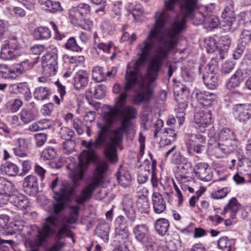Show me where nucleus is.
Listing matches in <instances>:
<instances>
[{
    "mask_svg": "<svg viewBox=\"0 0 251 251\" xmlns=\"http://www.w3.org/2000/svg\"><path fill=\"white\" fill-rule=\"evenodd\" d=\"M180 0H164L165 9L156 12L153 28L146 39L139 45L140 52L134 67L131 68L129 64L127 66L124 90L128 91L139 84V89L133 97L135 104L148 101L151 99L153 94L151 86L158 76L163 61L168 57L170 50L176 46V36L183 29L186 18L192 19L193 24L197 25L205 23L204 15L196 10L198 0H184L180 6L183 17L176 18L171 27L163 30L170 20L166 9L173 10Z\"/></svg>",
    "mask_w": 251,
    "mask_h": 251,
    "instance_id": "1",
    "label": "nucleus"
},
{
    "mask_svg": "<svg viewBox=\"0 0 251 251\" xmlns=\"http://www.w3.org/2000/svg\"><path fill=\"white\" fill-rule=\"evenodd\" d=\"M135 109L130 106L121 109L110 107L104 112L103 118L107 125H99L98 136L94 142L82 141V145L88 150L82 151L79 155L77 166L72 172V179L75 185L82 179L89 164L96 160L94 149L104 147L106 157L111 161H117L115 145L122 141L124 134L129 128L130 121L135 117Z\"/></svg>",
    "mask_w": 251,
    "mask_h": 251,
    "instance_id": "2",
    "label": "nucleus"
},
{
    "mask_svg": "<svg viewBox=\"0 0 251 251\" xmlns=\"http://www.w3.org/2000/svg\"><path fill=\"white\" fill-rule=\"evenodd\" d=\"M107 168L108 165L105 162H102L97 165L91 182L75 197V201L77 203L80 204H83L91 198L96 188L103 182V174Z\"/></svg>",
    "mask_w": 251,
    "mask_h": 251,
    "instance_id": "3",
    "label": "nucleus"
},
{
    "mask_svg": "<svg viewBox=\"0 0 251 251\" xmlns=\"http://www.w3.org/2000/svg\"><path fill=\"white\" fill-rule=\"evenodd\" d=\"M221 18V25L224 30L233 32L238 28L239 21L236 17L232 5L227 6L224 9Z\"/></svg>",
    "mask_w": 251,
    "mask_h": 251,
    "instance_id": "4",
    "label": "nucleus"
},
{
    "mask_svg": "<svg viewBox=\"0 0 251 251\" xmlns=\"http://www.w3.org/2000/svg\"><path fill=\"white\" fill-rule=\"evenodd\" d=\"M57 50L56 48L52 49L51 52H47L43 57L42 66L44 72L49 75H55L58 68Z\"/></svg>",
    "mask_w": 251,
    "mask_h": 251,
    "instance_id": "5",
    "label": "nucleus"
},
{
    "mask_svg": "<svg viewBox=\"0 0 251 251\" xmlns=\"http://www.w3.org/2000/svg\"><path fill=\"white\" fill-rule=\"evenodd\" d=\"M251 70L248 68L238 69L226 83L227 89L233 90L239 87L244 80L251 75Z\"/></svg>",
    "mask_w": 251,
    "mask_h": 251,
    "instance_id": "6",
    "label": "nucleus"
},
{
    "mask_svg": "<svg viewBox=\"0 0 251 251\" xmlns=\"http://www.w3.org/2000/svg\"><path fill=\"white\" fill-rule=\"evenodd\" d=\"M135 237L139 242L143 243L148 250L152 249L153 242L150 237L149 228L145 224L138 225L133 228Z\"/></svg>",
    "mask_w": 251,
    "mask_h": 251,
    "instance_id": "7",
    "label": "nucleus"
},
{
    "mask_svg": "<svg viewBox=\"0 0 251 251\" xmlns=\"http://www.w3.org/2000/svg\"><path fill=\"white\" fill-rule=\"evenodd\" d=\"M232 114L235 120L245 124L251 118V104H237L232 107Z\"/></svg>",
    "mask_w": 251,
    "mask_h": 251,
    "instance_id": "8",
    "label": "nucleus"
},
{
    "mask_svg": "<svg viewBox=\"0 0 251 251\" xmlns=\"http://www.w3.org/2000/svg\"><path fill=\"white\" fill-rule=\"evenodd\" d=\"M211 114L210 111H201L195 114L194 120L195 123L198 125L197 129L198 132L204 133L206 131V127L211 122Z\"/></svg>",
    "mask_w": 251,
    "mask_h": 251,
    "instance_id": "9",
    "label": "nucleus"
},
{
    "mask_svg": "<svg viewBox=\"0 0 251 251\" xmlns=\"http://www.w3.org/2000/svg\"><path fill=\"white\" fill-rule=\"evenodd\" d=\"M116 238L119 242L124 240L128 236V229L125 218L122 216L118 217L115 221Z\"/></svg>",
    "mask_w": 251,
    "mask_h": 251,
    "instance_id": "10",
    "label": "nucleus"
},
{
    "mask_svg": "<svg viewBox=\"0 0 251 251\" xmlns=\"http://www.w3.org/2000/svg\"><path fill=\"white\" fill-rule=\"evenodd\" d=\"M196 97L199 102L205 108L212 106L216 102V96L213 93L198 92L196 94Z\"/></svg>",
    "mask_w": 251,
    "mask_h": 251,
    "instance_id": "11",
    "label": "nucleus"
},
{
    "mask_svg": "<svg viewBox=\"0 0 251 251\" xmlns=\"http://www.w3.org/2000/svg\"><path fill=\"white\" fill-rule=\"evenodd\" d=\"M17 190L11 182L0 177V196L9 198L17 193Z\"/></svg>",
    "mask_w": 251,
    "mask_h": 251,
    "instance_id": "12",
    "label": "nucleus"
},
{
    "mask_svg": "<svg viewBox=\"0 0 251 251\" xmlns=\"http://www.w3.org/2000/svg\"><path fill=\"white\" fill-rule=\"evenodd\" d=\"M9 198L10 202L20 209H25L29 205L28 199L25 195L19 193L17 191V193Z\"/></svg>",
    "mask_w": 251,
    "mask_h": 251,
    "instance_id": "13",
    "label": "nucleus"
},
{
    "mask_svg": "<svg viewBox=\"0 0 251 251\" xmlns=\"http://www.w3.org/2000/svg\"><path fill=\"white\" fill-rule=\"evenodd\" d=\"M152 203L154 212L155 213H162L166 209L165 201L162 196L159 193L154 192L152 194Z\"/></svg>",
    "mask_w": 251,
    "mask_h": 251,
    "instance_id": "14",
    "label": "nucleus"
},
{
    "mask_svg": "<svg viewBox=\"0 0 251 251\" xmlns=\"http://www.w3.org/2000/svg\"><path fill=\"white\" fill-rule=\"evenodd\" d=\"M74 78V86L77 90L84 88L88 83V74L85 71H79L76 74Z\"/></svg>",
    "mask_w": 251,
    "mask_h": 251,
    "instance_id": "15",
    "label": "nucleus"
},
{
    "mask_svg": "<svg viewBox=\"0 0 251 251\" xmlns=\"http://www.w3.org/2000/svg\"><path fill=\"white\" fill-rule=\"evenodd\" d=\"M38 3L43 9L51 13L62 10L60 3L57 1H52L50 0H39Z\"/></svg>",
    "mask_w": 251,
    "mask_h": 251,
    "instance_id": "16",
    "label": "nucleus"
},
{
    "mask_svg": "<svg viewBox=\"0 0 251 251\" xmlns=\"http://www.w3.org/2000/svg\"><path fill=\"white\" fill-rule=\"evenodd\" d=\"M90 6L85 3L80 4L78 9L70 10L69 15L72 18V20H81L84 13H87L90 11Z\"/></svg>",
    "mask_w": 251,
    "mask_h": 251,
    "instance_id": "17",
    "label": "nucleus"
},
{
    "mask_svg": "<svg viewBox=\"0 0 251 251\" xmlns=\"http://www.w3.org/2000/svg\"><path fill=\"white\" fill-rule=\"evenodd\" d=\"M231 43V39L228 35H223L219 39V57L225 58Z\"/></svg>",
    "mask_w": 251,
    "mask_h": 251,
    "instance_id": "18",
    "label": "nucleus"
},
{
    "mask_svg": "<svg viewBox=\"0 0 251 251\" xmlns=\"http://www.w3.org/2000/svg\"><path fill=\"white\" fill-rule=\"evenodd\" d=\"M123 209L127 218L131 221H134L136 218L135 210L133 207V202L130 199L127 198L124 199Z\"/></svg>",
    "mask_w": 251,
    "mask_h": 251,
    "instance_id": "19",
    "label": "nucleus"
},
{
    "mask_svg": "<svg viewBox=\"0 0 251 251\" xmlns=\"http://www.w3.org/2000/svg\"><path fill=\"white\" fill-rule=\"evenodd\" d=\"M167 151H166L165 155V160H166L168 157H170L171 154H173V159L172 162L174 163L179 164L185 162V158L182 154H181L180 151H176V146H174L170 149L167 148Z\"/></svg>",
    "mask_w": 251,
    "mask_h": 251,
    "instance_id": "20",
    "label": "nucleus"
},
{
    "mask_svg": "<svg viewBox=\"0 0 251 251\" xmlns=\"http://www.w3.org/2000/svg\"><path fill=\"white\" fill-rule=\"evenodd\" d=\"M14 154L20 157L27 155L28 151V142L23 138H19L17 140V147L13 149Z\"/></svg>",
    "mask_w": 251,
    "mask_h": 251,
    "instance_id": "21",
    "label": "nucleus"
},
{
    "mask_svg": "<svg viewBox=\"0 0 251 251\" xmlns=\"http://www.w3.org/2000/svg\"><path fill=\"white\" fill-rule=\"evenodd\" d=\"M196 173L198 177L202 181H209L212 179V175L207 164L200 165L197 169Z\"/></svg>",
    "mask_w": 251,
    "mask_h": 251,
    "instance_id": "22",
    "label": "nucleus"
},
{
    "mask_svg": "<svg viewBox=\"0 0 251 251\" xmlns=\"http://www.w3.org/2000/svg\"><path fill=\"white\" fill-rule=\"evenodd\" d=\"M240 204L238 202L237 199L235 198H232L224 208L222 214H226L229 211L230 212V217L232 219H234L235 218L236 213L240 209Z\"/></svg>",
    "mask_w": 251,
    "mask_h": 251,
    "instance_id": "23",
    "label": "nucleus"
},
{
    "mask_svg": "<svg viewBox=\"0 0 251 251\" xmlns=\"http://www.w3.org/2000/svg\"><path fill=\"white\" fill-rule=\"evenodd\" d=\"M17 77L14 68L8 67L7 65L0 64V79H14Z\"/></svg>",
    "mask_w": 251,
    "mask_h": 251,
    "instance_id": "24",
    "label": "nucleus"
},
{
    "mask_svg": "<svg viewBox=\"0 0 251 251\" xmlns=\"http://www.w3.org/2000/svg\"><path fill=\"white\" fill-rule=\"evenodd\" d=\"M170 226V223L168 220L164 218L158 219L155 224V229L156 232L160 235H165Z\"/></svg>",
    "mask_w": 251,
    "mask_h": 251,
    "instance_id": "25",
    "label": "nucleus"
},
{
    "mask_svg": "<svg viewBox=\"0 0 251 251\" xmlns=\"http://www.w3.org/2000/svg\"><path fill=\"white\" fill-rule=\"evenodd\" d=\"M203 80L205 85L210 89H214L218 87V76L212 72L203 75Z\"/></svg>",
    "mask_w": 251,
    "mask_h": 251,
    "instance_id": "26",
    "label": "nucleus"
},
{
    "mask_svg": "<svg viewBox=\"0 0 251 251\" xmlns=\"http://www.w3.org/2000/svg\"><path fill=\"white\" fill-rule=\"evenodd\" d=\"M8 46L10 50H12L15 52H17L19 56H22L25 54L23 48L21 46L18 41L17 38L13 36L10 38L4 43Z\"/></svg>",
    "mask_w": 251,
    "mask_h": 251,
    "instance_id": "27",
    "label": "nucleus"
},
{
    "mask_svg": "<svg viewBox=\"0 0 251 251\" xmlns=\"http://www.w3.org/2000/svg\"><path fill=\"white\" fill-rule=\"evenodd\" d=\"M109 226L107 224H100L96 229V234L106 243L109 240Z\"/></svg>",
    "mask_w": 251,
    "mask_h": 251,
    "instance_id": "28",
    "label": "nucleus"
},
{
    "mask_svg": "<svg viewBox=\"0 0 251 251\" xmlns=\"http://www.w3.org/2000/svg\"><path fill=\"white\" fill-rule=\"evenodd\" d=\"M0 57L2 59L6 60L18 59L20 56L16 52L10 50L5 44H3L1 48Z\"/></svg>",
    "mask_w": 251,
    "mask_h": 251,
    "instance_id": "29",
    "label": "nucleus"
},
{
    "mask_svg": "<svg viewBox=\"0 0 251 251\" xmlns=\"http://www.w3.org/2000/svg\"><path fill=\"white\" fill-rule=\"evenodd\" d=\"M50 91L49 88L40 86L36 88L34 92L33 96L35 99L38 100H43L49 99Z\"/></svg>",
    "mask_w": 251,
    "mask_h": 251,
    "instance_id": "30",
    "label": "nucleus"
},
{
    "mask_svg": "<svg viewBox=\"0 0 251 251\" xmlns=\"http://www.w3.org/2000/svg\"><path fill=\"white\" fill-rule=\"evenodd\" d=\"M23 186L36 191L38 188V179L36 176L33 175L26 176L24 180Z\"/></svg>",
    "mask_w": 251,
    "mask_h": 251,
    "instance_id": "31",
    "label": "nucleus"
},
{
    "mask_svg": "<svg viewBox=\"0 0 251 251\" xmlns=\"http://www.w3.org/2000/svg\"><path fill=\"white\" fill-rule=\"evenodd\" d=\"M33 35L37 39H47L50 37L51 34L48 27L40 26L34 30Z\"/></svg>",
    "mask_w": 251,
    "mask_h": 251,
    "instance_id": "32",
    "label": "nucleus"
},
{
    "mask_svg": "<svg viewBox=\"0 0 251 251\" xmlns=\"http://www.w3.org/2000/svg\"><path fill=\"white\" fill-rule=\"evenodd\" d=\"M1 170L10 176H16L19 172V168L15 164L6 162L1 166Z\"/></svg>",
    "mask_w": 251,
    "mask_h": 251,
    "instance_id": "33",
    "label": "nucleus"
},
{
    "mask_svg": "<svg viewBox=\"0 0 251 251\" xmlns=\"http://www.w3.org/2000/svg\"><path fill=\"white\" fill-rule=\"evenodd\" d=\"M137 206L141 213H147L150 208L148 199L146 196L142 195L137 200Z\"/></svg>",
    "mask_w": 251,
    "mask_h": 251,
    "instance_id": "34",
    "label": "nucleus"
},
{
    "mask_svg": "<svg viewBox=\"0 0 251 251\" xmlns=\"http://www.w3.org/2000/svg\"><path fill=\"white\" fill-rule=\"evenodd\" d=\"M237 145H234V144L226 145V144L219 142L217 144L216 150L217 151H220L222 153V156H223L224 155H226L233 152L237 148Z\"/></svg>",
    "mask_w": 251,
    "mask_h": 251,
    "instance_id": "35",
    "label": "nucleus"
},
{
    "mask_svg": "<svg viewBox=\"0 0 251 251\" xmlns=\"http://www.w3.org/2000/svg\"><path fill=\"white\" fill-rule=\"evenodd\" d=\"M234 243L233 239H228L226 236L223 237L218 241V246L223 251H230Z\"/></svg>",
    "mask_w": 251,
    "mask_h": 251,
    "instance_id": "36",
    "label": "nucleus"
},
{
    "mask_svg": "<svg viewBox=\"0 0 251 251\" xmlns=\"http://www.w3.org/2000/svg\"><path fill=\"white\" fill-rule=\"evenodd\" d=\"M20 118L23 123L27 124L36 118L34 112L30 109H23L20 113Z\"/></svg>",
    "mask_w": 251,
    "mask_h": 251,
    "instance_id": "37",
    "label": "nucleus"
},
{
    "mask_svg": "<svg viewBox=\"0 0 251 251\" xmlns=\"http://www.w3.org/2000/svg\"><path fill=\"white\" fill-rule=\"evenodd\" d=\"M32 67L31 63H29L27 59L22 61L20 63L16 64L14 66V70L15 71L17 76L24 73L26 70H29Z\"/></svg>",
    "mask_w": 251,
    "mask_h": 251,
    "instance_id": "38",
    "label": "nucleus"
},
{
    "mask_svg": "<svg viewBox=\"0 0 251 251\" xmlns=\"http://www.w3.org/2000/svg\"><path fill=\"white\" fill-rule=\"evenodd\" d=\"M219 141L226 140H234L236 139L234 133L228 128L222 129L219 133Z\"/></svg>",
    "mask_w": 251,
    "mask_h": 251,
    "instance_id": "39",
    "label": "nucleus"
},
{
    "mask_svg": "<svg viewBox=\"0 0 251 251\" xmlns=\"http://www.w3.org/2000/svg\"><path fill=\"white\" fill-rule=\"evenodd\" d=\"M89 92L91 93H94L96 99H100L105 96L106 87L103 85H97L94 88L91 87Z\"/></svg>",
    "mask_w": 251,
    "mask_h": 251,
    "instance_id": "40",
    "label": "nucleus"
},
{
    "mask_svg": "<svg viewBox=\"0 0 251 251\" xmlns=\"http://www.w3.org/2000/svg\"><path fill=\"white\" fill-rule=\"evenodd\" d=\"M174 93H177V96L182 99H186L189 94V89L183 84L176 86L174 89Z\"/></svg>",
    "mask_w": 251,
    "mask_h": 251,
    "instance_id": "41",
    "label": "nucleus"
},
{
    "mask_svg": "<svg viewBox=\"0 0 251 251\" xmlns=\"http://www.w3.org/2000/svg\"><path fill=\"white\" fill-rule=\"evenodd\" d=\"M186 143L196 144H206V137L200 134H191L189 136V139Z\"/></svg>",
    "mask_w": 251,
    "mask_h": 251,
    "instance_id": "42",
    "label": "nucleus"
},
{
    "mask_svg": "<svg viewBox=\"0 0 251 251\" xmlns=\"http://www.w3.org/2000/svg\"><path fill=\"white\" fill-rule=\"evenodd\" d=\"M65 47L67 50L73 51L80 52L82 50V48L78 45L74 37L70 38L65 44Z\"/></svg>",
    "mask_w": 251,
    "mask_h": 251,
    "instance_id": "43",
    "label": "nucleus"
},
{
    "mask_svg": "<svg viewBox=\"0 0 251 251\" xmlns=\"http://www.w3.org/2000/svg\"><path fill=\"white\" fill-rule=\"evenodd\" d=\"M56 151L52 147L45 148L41 153V158L44 160L53 159L56 155Z\"/></svg>",
    "mask_w": 251,
    "mask_h": 251,
    "instance_id": "44",
    "label": "nucleus"
},
{
    "mask_svg": "<svg viewBox=\"0 0 251 251\" xmlns=\"http://www.w3.org/2000/svg\"><path fill=\"white\" fill-rule=\"evenodd\" d=\"M119 184L123 187H127L130 185L131 177L128 172L117 176Z\"/></svg>",
    "mask_w": 251,
    "mask_h": 251,
    "instance_id": "45",
    "label": "nucleus"
},
{
    "mask_svg": "<svg viewBox=\"0 0 251 251\" xmlns=\"http://www.w3.org/2000/svg\"><path fill=\"white\" fill-rule=\"evenodd\" d=\"M92 77L97 82L103 81L105 79V76L102 72V68L99 66L94 67L92 71Z\"/></svg>",
    "mask_w": 251,
    "mask_h": 251,
    "instance_id": "46",
    "label": "nucleus"
},
{
    "mask_svg": "<svg viewBox=\"0 0 251 251\" xmlns=\"http://www.w3.org/2000/svg\"><path fill=\"white\" fill-rule=\"evenodd\" d=\"M75 146V142L73 139H68L65 140L63 143V149L64 152L69 154L74 151Z\"/></svg>",
    "mask_w": 251,
    "mask_h": 251,
    "instance_id": "47",
    "label": "nucleus"
},
{
    "mask_svg": "<svg viewBox=\"0 0 251 251\" xmlns=\"http://www.w3.org/2000/svg\"><path fill=\"white\" fill-rule=\"evenodd\" d=\"M240 43L242 45L246 46L251 41V29H244L240 35Z\"/></svg>",
    "mask_w": 251,
    "mask_h": 251,
    "instance_id": "48",
    "label": "nucleus"
},
{
    "mask_svg": "<svg viewBox=\"0 0 251 251\" xmlns=\"http://www.w3.org/2000/svg\"><path fill=\"white\" fill-rule=\"evenodd\" d=\"M149 168L150 167L148 166L147 169H141L139 172L137 179L140 184H143L148 180L149 176L150 175Z\"/></svg>",
    "mask_w": 251,
    "mask_h": 251,
    "instance_id": "49",
    "label": "nucleus"
},
{
    "mask_svg": "<svg viewBox=\"0 0 251 251\" xmlns=\"http://www.w3.org/2000/svg\"><path fill=\"white\" fill-rule=\"evenodd\" d=\"M12 87L15 90H18L19 93H22L23 91H25V99L28 100V99L31 97L30 93L28 88L26 87L25 85L22 83L15 84L12 85Z\"/></svg>",
    "mask_w": 251,
    "mask_h": 251,
    "instance_id": "50",
    "label": "nucleus"
},
{
    "mask_svg": "<svg viewBox=\"0 0 251 251\" xmlns=\"http://www.w3.org/2000/svg\"><path fill=\"white\" fill-rule=\"evenodd\" d=\"M205 24L208 25L211 28H215L219 25V18L214 15H210L206 18Z\"/></svg>",
    "mask_w": 251,
    "mask_h": 251,
    "instance_id": "51",
    "label": "nucleus"
},
{
    "mask_svg": "<svg viewBox=\"0 0 251 251\" xmlns=\"http://www.w3.org/2000/svg\"><path fill=\"white\" fill-rule=\"evenodd\" d=\"M79 206L76 205L73 206L71 211L68 222L70 224L75 223L77 221L79 215Z\"/></svg>",
    "mask_w": 251,
    "mask_h": 251,
    "instance_id": "52",
    "label": "nucleus"
},
{
    "mask_svg": "<svg viewBox=\"0 0 251 251\" xmlns=\"http://www.w3.org/2000/svg\"><path fill=\"white\" fill-rule=\"evenodd\" d=\"M60 134L61 138L65 140L71 139L74 135V131L68 127H64L61 128Z\"/></svg>",
    "mask_w": 251,
    "mask_h": 251,
    "instance_id": "53",
    "label": "nucleus"
},
{
    "mask_svg": "<svg viewBox=\"0 0 251 251\" xmlns=\"http://www.w3.org/2000/svg\"><path fill=\"white\" fill-rule=\"evenodd\" d=\"M167 246L170 251H180L181 249V243L178 240L170 241Z\"/></svg>",
    "mask_w": 251,
    "mask_h": 251,
    "instance_id": "54",
    "label": "nucleus"
},
{
    "mask_svg": "<svg viewBox=\"0 0 251 251\" xmlns=\"http://www.w3.org/2000/svg\"><path fill=\"white\" fill-rule=\"evenodd\" d=\"M235 64L231 61L226 62L222 65L221 74L222 75H227L229 74L234 68Z\"/></svg>",
    "mask_w": 251,
    "mask_h": 251,
    "instance_id": "55",
    "label": "nucleus"
},
{
    "mask_svg": "<svg viewBox=\"0 0 251 251\" xmlns=\"http://www.w3.org/2000/svg\"><path fill=\"white\" fill-rule=\"evenodd\" d=\"M36 146L38 147L42 146L47 139V135L45 133H39L35 135Z\"/></svg>",
    "mask_w": 251,
    "mask_h": 251,
    "instance_id": "56",
    "label": "nucleus"
},
{
    "mask_svg": "<svg viewBox=\"0 0 251 251\" xmlns=\"http://www.w3.org/2000/svg\"><path fill=\"white\" fill-rule=\"evenodd\" d=\"M186 145L188 151L190 149H193V151L198 154L201 153L203 151V148L205 146V145L196 144L190 143H186Z\"/></svg>",
    "mask_w": 251,
    "mask_h": 251,
    "instance_id": "57",
    "label": "nucleus"
},
{
    "mask_svg": "<svg viewBox=\"0 0 251 251\" xmlns=\"http://www.w3.org/2000/svg\"><path fill=\"white\" fill-rule=\"evenodd\" d=\"M23 102L20 99H15L12 103H9L10 110L12 112L17 111L21 107Z\"/></svg>",
    "mask_w": 251,
    "mask_h": 251,
    "instance_id": "58",
    "label": "nucleus"
},
{
    "mask_svg": "<svg viewBox=\"0 0 251 251\" xmlns=\"http://www.w3.org/2000/svg\"><path fill=\"white\" fill-rule=\"evenodd\" d=\"M227 194L226 188H222L218 190L211 194L212 198L214 199H222L226 197Z\"/></svg>",
    "mask_w": 251,
    "mask_h": 251,
    "instance_id": "59",
    "label": "nucleus"
},
{
    "mask_svg": "<svg viewBox=\"0 0 251 251\" xmlns=\"http://www.w3.org/2000/svg\"><path fill=\"white\" fill-rule=\"evenodd\" d=\"M164 132L167 134L168 137L166 139L167 140H168V143L166 144L167 145L170 144L172 142H174L175 140L176 133L173 129L170 128H166Z\"/></svg>",
    "mask_w": 251,
    "mask_h": 251,
    "instance_id": "60",
    "label": "nucleus"
},
{
    "mask_svg": "<svg viewBox=\"0 0 251 251\" xmlns=\"http://www.w3.org/2000/svg\"><path fill=\"white\" fill-rule=\"evenodd\" d=\"M127 97V94L126 92L121 93L117 99L116 101L117 106L115 107H118L120 109L123 108V105L126 101Z\"/></svg>",
    "mask_w": 251,
    "mask_h": 251,
    "instance_id": "61",
    "label": "nucleus"
},
{
    "mask_svg": "<svg viewBox=\"0 0 251 251\" xmlns=\"http://www.w3.org/2000/svg\"><path fill=\"white\" fill-rule=\"evenodd\" d=\"M53 108V105L52 103H49L45 104L43 108L41 109V112L44 116L50 115Z\"/></svg>",
    "mask_w": 251,
    "mask_h": 251,
    "instance_id": "62",
    "label": "nucleus"
},
{
    "mask_svg": "<svg viewBox=\"0 0 251 251\" xmlns=\"http://www.w3.org/2000/svg\"><path fill=\"white\" fill-rule=\"evenodd\" d=\"M245 49V46L242 45L241 44L240 45H238L236 51H235L233 53V58L235 59H238L239 58Z\"/></svg>",
    "mask_w": 251,
    "mask_h": 251,
    "instance_id": "63",
    "label": "nucleus"
},
{
    "mask_svg": "<svg viewBox=\"0 0 251 251\" xmlns=\"http://www.w3.org/2000/svg\"><path fill=\"white\" fill-rule=\"evenodd\" d=\"M31 169V164L28 160H25L22 163V172L20 174L21 176H23L29 172Z\"/></svg>",
    "mask_w": 251,
    "mask_h": 251,
    "instance_id": "64",
    "label": "nucleus"
}]
</instances>
